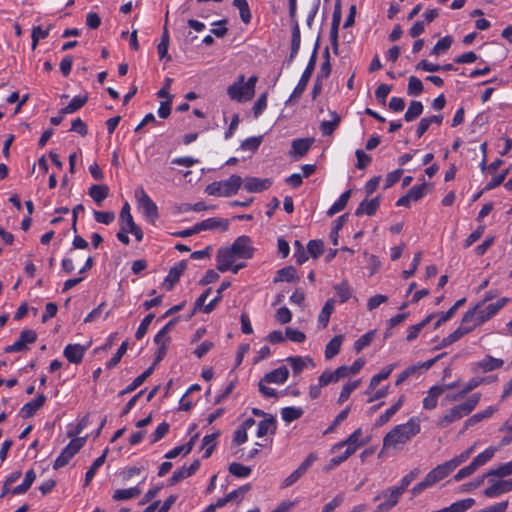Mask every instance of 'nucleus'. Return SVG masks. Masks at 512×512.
Wrapping results in <instances>:
<instances>
[{
    "mask_svg": "<svg viewBox=\"0 0 512 512\" xmlns=\"http://www.w3.org/2000/svg\"><path fill=\"white\" fill-rule=\"evenodd\" d=\"M334 289L339 296L340 302L344 303L351 297V291L349 289L347 281H342L340 284L335 285Z\"/></svg>",
    "mask_w": 512,
    "mask_h": 512,
    "instance_id": "obj_58",
    "label": "nucleus"
},
{
    "mask_svg": "<svg viewBox=\"0 0 512 512\" xmlns=\"http://www.w3.org/2000/svg\"><path fill=\"white\" fill-rule=\"evenodd\" d=\"M353 454L354 448H346V450L341 455L333 457L329 461V464L326 466L325 471H330L331 469H334L336 466L346 461Z\"/></svg>",
    "mask_w": 512,
    "mask_h": 512,
    "instance_id": "obj_49",
    "label": "nucleus"
},
{
    "mask_svg": "<svg viewBox=\"0 0 512 512\" xmlns=\"http://www.w3.org/2000/svg\"><path fill=\"white\" fill-rule=\"evenodd\" d=\"M238 259V257L232 252L230 247L220 248L217 252V269L220 272H225L231 268V265Z\"/></svg>",
    "mask_w": 512,
    "mask_h": 512,
    "instance_id": "obj_15",
    "label": "nucleus"
},
{
    "mask_svg": "<svg viewBox=\"0 0 512 512\" xmlns=\"http://www.w3.org/2000/svg\"><path fill=\"white\" fill-rule=\"evenodd\" d=\"M395 364H390L383 368L378 374L374 375L369 382L366 394L373 392L382 380L387 379L394 370Z\"/></svg>",
    "mask_w": 512,
    "mask_h": 512,
    "instance_id": "obj_25",
    "label": "nucleus"
},
{
    "mask_svg": "<svg viewBox=\"0 0 512 512\" xmlns=\"http://www.w3.org/2000/svg\"><path fill=\"white\" fill-rule=\"evenodd\" d=\"M420 424L417 418H411L406 423L395 426L383 438L382 450L393 448L401 449L408 441L420 433ZM383 451H381L382 453Z\"/></svg>",
    "mask_w": 512,
    "mask_h": 512,
    "instance_id": "obj_1",
    "label": "nucleus"
},
{
    "mask_svg": "<svg viewBox=\"0 0 512 512\" xmlns=\"http://www.w3.org/2000/svg\"><path fill=\"white\" fill-rule=\"evenodd\" d=\"M480 397V393H474L463 403L453 406L438 420L437 426L440 428H445L451 423L469 415L478 405Z\"/></svg>",
    "mask_w": 512,
    "mask_h": 512,
    "instance_id": "obj_2",
    "label": "nucleus"
},
{
    "mask_svg": "<svg viewBox=\"0 0 512 512\" xmlns=\"http://www.w3.org/2000/svg\"><path fill=\"white\" fill-rule=\"evenodd\" d=\"M324 251L322 240H310L307 244V252L312 258L317 259Z\"/></svg>",
    "mask_w": 512,
    "mask_h": 512,
    "instance_id": "obj_53",
    "label": "nucleus"
},
{
    "mask_svg": "<svg viewBox=\"0 0 512 512\" xmlns=\"http://www.w3.org/2000/svg\"><path fill=\"white\" fill-rule=\"evenodd\" d=\"M31 344L32 331L23 330L18 340H16L12 345L7 346L4 350L6 353L27 351Z\"/></svg>",
    "mask_w": 512,
    "mask_h": 512,
    "instance_id": "obj_17",
    "label": "nucleus"
},
{
    "mask_svg": "<svg viewBox=\"0 0 512 512\" xmlns=\"http://www.w3.org/2000/svg\"><path fill=\"white\" fill-rule=\"evenodd\" d=\"M127 348H128V342L124 341L118 348L115 355L107 362V365H106L107 368H112V367L116 366L121 361L122 356L126 353Z\"/></svg>",
    "mask_w": 512,
    "mask_h": 512,
    "instance_id": "obj_63",
    "label": "nucleus"
},
{
    "mask_svg": "<svg viewBox=\"0 0 512 512\" xmlns=\"http://www.w3.org/2000/svg\"><path fill=\"white\" fill-rule=\"evenodd\" d=\"M343 339V335H336L328 342L325 348L326 359H332L340 352Z\"/></svg>",
    "mask_w": 512,
    "mask_h": 512,
    "instance_id": "obj_32",
    "label": "nucleus"
},
{
    "mask_svg": "<svg viewBox=\"0 0 512 512\" xmlns=\"http://www.w3.org/2000/svg\"><path fill=\"white\" fill-rule=\"evenodd\" d=\"M491 485L484 490V495L488 498L497 497L503 493L512 491V478L509 480H493L488 478Z\"/></svg>",
    "mask_w": 512,
    "mask_h": 512,
    "instance_id": "obj_13",
    "label": "nucleus"
},
{
    "mask_svg": "<svg viewBox=\"0 0 512 512\" xmlns=\"http://www.w3.org/2000/svg\"><path fill=\"white\" fill-rule=\"evenodd\" d=\"M299 277L297 276V270L293 266H286L277 271V276L274 279L275 282L286 281V282H297Z\"/></svg>",
    "mask_w": 512,
    "mask_h": 512,
    "instance_id": "obj_30",
    "label": "nucleus"
},
{
    "mask_svg": "<svg viewBox=\"0 0 512 512\" xmlns=\"http://www.w3.org/2000/svg\"><path fill=\"white\" fill-rule=\"evenodd\" d=\"M494 411H495V409L490 406L487 409H485L484 411L472 415L470 418H468L465 421L462 432L465 431L466 429H468L469 427L476 425L477 423L481 422L482 420L489 418L490 416H492Z\"/></svg>",
    "mask_w": 512,
    "mask_h": 512,
    "instance_id": "obj_34",
    "label": "nucleus"
},
{
    "mask_svg": "<svg viewBox=\"0 0 512 512\" xmlns=\"http://www.w3.org/2000/svg\"><path fill=\"white\" fill-rule=\"evenodd\" d=\"M319 41H320V37L317 38L313 52L309 59V62L307 64L297 86L295 87L292 94L290 95L287 103H291V102L299 100L301 98L303 92L305 91L306 86L309 82V79L311 78V75L315 69V65H316V61H317V54H318V49H319Z\"/></svg>",
    "mask_w": 512,
    "mask_h": 512,
    "instance_id": "obj_6",
    "label": "nucleus"
},
{
    "mask_svg": "<svg viewBox=\"0 0 512 512\" xmlns=\"http://www.w3.org/2000/svg\"><path fill=\"white\" fill-rule=\"evenodd\" d=\"M454 469L449 464L448 461L444 462L443 464H440L433 468L428 474V478L432 481L433 484L437 483L438 481L444 479L446 476H448Z\"/></svg>",
    "mask_w": 512,
    "mask_h": 512,
    "instance_id": "obj_23",
    "label": "nucleus"
},
{
    "mask_svg": "<svg viewBox=\"0 0 512 512\" xmlns=\"http://www.w3.org/2000/svg\"><path fill=\"white\" fill-rule=\"evenodd\" d=\"M457 386V382H452L444 385H435L432 386L427 396L423 399V408L426 410H432L437 406L438 397L445 393L447 390L455 388Z\"/></svg>",
    "mask_w": 512,
    "mask_h": 512,
    "instance_id": "obj_11",
    "label": "nucleus"
},
{
    "mask_svg": "<svg viewBox=\"0 0 512 512\" xmlns=\"http://www.w3.org/2000/svg\"><path fill=\"white\" fill-rule=\"evenodd\" d=\"M375 333V330H371L356 340L354 343V350L359 353L362 349L369 346L374 339Z\"/></svg>",
    "mask_w": 512,
    "mask_h": 512,
    "instance_id": "obj_51",
    "label": "nucleus"
},
{
    "mask_svg": "<svg viewBox=\"0 0 512 512\" xmlns=\"http://www.w3.org/2000/svg\"><path fill=\"white\" fill-rule=\"evenodd\" d=\"M154 317V313H149L148 315L145 316V318L142 320L136 331L135 337L137 339H141L144 337Z\"/></svg>",
    "mask_w": 512,
    "mask_h": 512,
    "instance_id": "obj_61",
    "label": "nucleus"
},
{
    "mask_svg": "<svg viewBox=\"0 0 512 512\" xmlns=\"http://www.w3.org/2000/svg\"><path fill=\"white\" fill-rule=\"evenodd\" d=\"M169 428L170 426L167 422L159 424L151 436V443L154 444L161 440L169 432Z\"/></svg>",
    "mask_w": 512,
    "mask_h": 512,
    "instance_id": "obj_64",
    "label": "nucleus"
},
{
    "mask_svg": "<svg viewBox=\"0 0 512 512\" xmlns=\"http://www.w3.org/2000/svg\"><path fill=\"white\" fill-rule=\"evenodd\" d=\"M233 6L236 7L240 12V18L248 24L251 21V12L246 0H233Z\"/></svg>",
    "mask_w": 512,
    "mask_h": 512,
    "instance_id": "obj_44",
    "label": "nucleus"
},
{
    "mask_svg": "<svg viewBox=\"0 0 512 512\" xmlns=\"http://www.w3.org/2000/svg\"><path fill=\"white\" fill-rule=\"evenodd\" d=\"M404 401V395L400 396L398 401L393 404L390 408H388L385 413L379 416L376 421V426H382L387 423L391 417L401 408Z\"/></svg>",
    "mask_w": 512,
    "mask_h": 512,
    "instance_id": "obj_36",
    "label": "nucleus"
},
{
    "mask_svg": "<svg viewBox=\"0 0 512 512\" xmlns=\"http://www.w3.org/2000/svg\"><path fill=\"white\" fill-rule=\"evenodd\" d=\"M453 43V38L451 36H445L440 39L432 49V54L438 55L441 52H444L450 48Z\"/></svg>",
    "mask_w": 512,
    "mask_h": 512,
    "instance_id": "obj_59",
    "label": "nucleus"
},
{
    "mask_svg": "<svg viewBox=\"0 0 512 512\" xmlns=\"http://www.w3.org/2000/svg\"><path fill=\"white\" fill-rule=\"evenodd\" d=\"M512 475V460L510 462L501 464L499 467L495 469H490L483 477L491 478V477H500L504 478Z\"/></svg>",
    "mask_w": 512,
    "mask_h": 512,
    "instance_id": "obj_38",
    "label": "nucleus"
},
{
    "mask_svg": "<svg viewBox=\"0 0 512 512\" xmlns=\"http://www.w3.org/2000/svg\"><path fill=\"white\" fill-rule=\"evenodd\" d=\"M229 472L238 478H245L251 474V468L240 464L238 462H233L228 467Z\"/></svg>",
    "mask_w": 512,
    "mask_h": 512,
    "instance_id": "obj_45",
    "label": "nucleus"
},
{
    "mask_svg": "<svg viewBox=\"0 0 512 512\" xmlns=\"http://www.w3.org/2000/svg\"><path fill=\"white\" fill-rule=\"evenodd\" d=\"M135 197L139 206L143 209L145 216L148 217L152 223H154L159 217L157 205L151 200V198L142 187H139L136 190Z\"/></svg>",
    "mask_w": 512,
    "mask_h": 512,
    "instance_id": "obj_9",
    "label": "nucleus"
},
{
    "mask_svg": "<svg viewBox=\"0 0 512 512\" xmlns=\"http://www.w3.org/2000/svg\"><path fill=\"white\" fill-rule=\"evenodd\" d=\"M89 196L97 203L100 204L108 197L109 188L107 185H92L89 188Z\"/></svg>",
    "mask_w": 512,
    "mask_h": 512,
    "instance_id": "obj_35",
    "label": "nucleus"
},
{
    "mask_svg": "<svg viewBox=\"0 0 512 512\" xmlns=\"http://www.w3.org/2000/svg\"><path fill=\"white\" fill-rule=\"evenodd\" d=\"M495 452V447H489L485 451L477 455L472 462L476 466V468H479L480 466L486 464L489 460H491Z\"/></svg>",
    "mask_w": 512,
    "mask_h": 512,
    "instance_id": "obj_50",
    "label": "nucleus"
},
{
    "mask_svg": "<svg viewBox=\"0 0 512 512\" xmlns=\"http://www.w3.org/2000/svg\"><path fill=\"white\" fill-rule=\"evenodd\" d=\"M402 494L397 488L382 491L380 495L375 496L373 499L374 501H378L380 498L385 499L384 502L377 506L376 512H387L392 509L398 503Z\"/></svg>",
    "mask_w": 512,
    "mask_h": 512,
    "instance_id": "obj_10",
    "label": "nucleus"
},
{
    "mask_svg": "<svg viewBox=\"0 0 512 512\" xmlns=\"http://www.w3.org/2000/svg\"><path fill=\"white\" fill-rule=\"evenodd\" d=\"M277 429L276 420L272 415H269L258 424L257 436L264 437L268 433L275 434Z\"/></svg>",
    "mask_w": 512,
    "mask_h": 512,
    "instance_id": "obj_26",
    "label": "nucleus"
},
{
    "mask_svg": "<svg viewBox=\"0 0 512 512\" xmlns=\"http://www.w3.org/2000/svg\"><path fill=\"white\" fill-rule=\"evenodd\" d=\"M200 467V461L194 460L189 467L183 466L173 472L172 477L169 479V485H175L185 478L193 475Z\"/></svg>",
    "mask_w": 512,
    "mask_h": 512,
    "instance_id": "obj_19",
    "label": "nucleus"
},
{
    "mask_svg": "<svg viewBox=\"0 0 512 512\" xmlns=\"http://www.w3.org/2000/svg\"><path fill=\"white\" fill-rule=\"evenodd\" d=\"M423 104L420 101H412L404 114V119L411 122L418 118L423 112Z\"/></svg>",
    "mask_w": 512,
    "mask_h": 512,
    "instance_id": "obj_43",
    "label": "nucleus"
},
{
    "mask_svg": "<svg viewBox=\"0 0 512 512\" xmlns=\"http://www.w3.org/2000/svg\"><path fill=\"white\" fill-rule=\"evenodd\" d=\"M140 494L141 490L138 487H131L129 489H118L114 492L113 499L116 501H123L138 497Z\"/></svg>",
    "mask_w": 512,
    "mask_h": 512,
    "instance_id": "obj_42",
    "label": "nucleus"
},
{
    "mask_svg": "<svg viewBox=\"0 0 512 512\" xmlns=\"http://www.w3.org/2000/svg\"><path fill=\"white\" fill-rule=\"evenodd\" d=\"M359 385H360V380H355V381L346 383L340 392V395L338 398V403L345 402L350 397V394L355 389H357L359 387Z\"/></svg>",
    "mask_w": 512,
    "mask_h": 512,
    "instance_id": "obj_54",
    "label": "nucleus"
},
{
    "mask_svg": "<svg viewBox=\"0 0 512 512\" xmlns=\"http://www.w3.org/2000/svg\"><path fill=\"white\" fill-rule=\"evenodd\" d=\"M334 304V298L328 299L318 316V322L323 328H325L329 323L330 316L334 310Z\"/></svg>",
    "mask_w": 512,
    "mask_h": 512,
    "instance_id": "obj_40",
    "label": "nucleus"
},
{
    "mask_svg": "<svg viewBox=\"0 0 512 512\" xmlns=\"http://www.w3.org/2000/svg\"><path fill=\"white\" fill-rule=\"evenodd\" d=\"M433 317H434V314H430L427 317H425L421 322L410 326L408 328V334L406 336L407 341L410 342V341H413L414 339H416L418 337L419 333L421 332V330L431 322Z\"/></svg>",
    "mask_w": 512,
    "mask_h": 512,
    "instance_id": "obj_37",
    "label": "nucleus"
},
{
    "mask_svg": "<svg viewBox=\"0 0 512 512\" xmlns=\"http://www.w3.org/2000/svg\"><path fill=\"white\" fill-rule=\"evenodd\" d=\"M281 414L283 420L289 423L299 419L303 415V409L296 407H285L282 409Z\"/></svg>",
    "mask_w": 512,
    "mask_h": 512,
    "instance_id": "obj_47",
    "label": "nucleus"
},
{
    "mask_svg": "<svg viewBox=\"0 0 512 512\" xmlns=\"http://www.w3.org/2000/svg\"><path fill=\"white\" fill-rule=\"evenodd\" d=\"M466 302V298H462V299H459L457 300L453 306L450 307V309L448 311H446L435 323V328H438L439 326L442 325V323L448 321L450 318L453 317V315L455 314V312L457 311L458 308H460L464 303Z\"/></svg>",
    "mask_w": 512,
    "mask_h": 512,
    "instance_id": "obj_46",
    "label": "nucleus"
},
{
    "mask_svg": "<svg viewBox=\"0 0 512 512\" xmlns=\"http://www.w3.org/2000/svg\"><path fill=\"white\" fill-rule=\"evenodd\" d=\"M252 241L248 236H239L234 240L230 249L238 258L249 259L253 255L254 248L251 246Z\"/></svg>",
    "mask_w": 512,
    "mask_h": 512,
    "instance_id": "obj_12",
    "label": "nucleus"
},
{
    "mask_svg": "<svg viewBox=\"0 0 512 512\" xmlns=\"http://www.w3.org/2000/svg\"><path fill=\"white\" fill-rule=\"evenodd\" d=\"M429 184L423 182L420 185L413 186L408 192V197L411 201H418L421 199L427 192Z\"/></svg>",
    "mask_w": 512,
    "mask_h": 512,
    "instance_id": "obj_56",
    "label": "nucleus"
},
{
    "mask_svg": "<svg viewBox=\"0 0 512 512\" xmlns=\"http://www.w3.org/2000/svg\"><path fill=\"white\" fill-rule=\"evenodd\" d=\"M257 80V76L253 75L245 83V76L240 75L237 82L228 87L227 94L232 100L238 102L248 101L254 96Z\"/></svg>",
    "mask_w": 512,
    "mask_h": 512,
    "instance_id": "obj_3",
    "label": "nucleus"
},
{
    "mask_svg": "<svg viewBox=\"0 0 512 512\" xmlns=\"http://www.w3.org/2000/svg\"><path fill=\"white\" fill-rule=\"evenodd\" d=\"M153 371H154V365H151L142 374L137 376L132 381V383L129 384L123 391H121L120 395H124V394L133 392L135 389H137L140 385L143 384V382L153 373Z\"/></svg>",
    "mask_w": 512,
    "mask_h": 512,
    "instance_id": "obj_33",
    "label": "nucleus"
},
{
    "mask_svg": "<svg viewBox=\"0 0 512 512\" xmlns=\"http://www.w3.org/2000/svg\"><path fill=\"white\" fill-rule=\"evenodd\" d=\"M331 120L323 121L320 125V130L324 136L331 135L338 127L341 117L336 111H330Z\"/></svg>",
    "mask_w": 512,
    "mask_h": 512,
    "instance_id": "obj_27",
    "label": "nucleus"
},
{
    "mask_svg": "<svg viewBox=\"0 0 512 512\" xmlns=\"http://www.w3.org/2000/svg\"><path fill=\"white\" fill-rule=\"evenodd\" d=\"M313 143V138L295 139L291 144V150L289 152V155L291 157H303L304 155L307 154Z\"/></svg>",
    "mask_w": 512,
    "mask_h": 512,
    "instance_id": "obj_20",
    "label": "nucleus"
},
{
    "mask_svg": "<svg viewBox=\"0 0 512 512\" xmlns=\"http://www.w3.org/2000/svg\"><path fill=\"white\" fill-rule=\"evenodd\" d=\"M120 219L122 222V225H125L126 228H130L133 225H135V222L133 220V217L130 213V205L128 203H125L120 211Z\"/></svg>",
    "mask_w": 512,
    "mask_h": 512,
    "instance_id": "obj_60",
    "label": "nucleus"
},
{
    "mask_svg": "<svg viewBox=\"0 0 512 512\" xmlns=\"http://www.w3.org/2000/svg\"><path fill=\"white\" fill-rule=\"evenodd\" d=\"M244 189L250 193H259L267 190L272 185V181L269 178L260 179L257 177H246L242 180Z\"/></svg>",
    "mask_w": 512,
    "mask_h": 512,
    "instance_id": "obj_16",
    "label": "nucleus"
},
{
    "mask_svg": "<svg viewBox=\"0 0 512 512\" xmlns=\"http://www.w3.org/2000/svg\"><path fill=\"white\" fill-rule=\"evenodd\" d=\"M86 348L80 344H68L64 349V356L74 364L81 363Z\"/></svg>",
    "mask_w": 512,
    "mask_h": 512,
    "instance_id": "obj_21",
    "label": "nucleus"
},
{
    "mask_svg": "<svg viewBox=\"0 0 512 512\" xmlns=\"http://www.w3.org/2000/svg\"><path fill=\"white\" fill-rule=\"evenodd\" d=\"M300 43H301V34H300V28L298 21H295L293 27H292V39H291V52L288 58L289 62H292L294 58L296 57L299 49H300Z\"/></svg>",
    "mask_w": 512,
    "mask_h": 512,
    "instance_id": "obj_29",
    "label": "nucleus"
},
{
    "mask_svg": "<svg viewBox=\"0 0 512 512\" xmlns=\"http://www.w3.org/2000/svg\"><path fill=\"white\" fill-rule=\"evenodd\" d=\"M88 101V96L74 97L70 103L60 110L61 114H71L82 108Z\"/></svg>",
    "mask_w": 512,
    "mask_h": 512,
    "instance_id": "obj_39",
    "label": "nucleus"
},
{
    "mask_svg": "<svg viewBox=\"0 0 512 512\" xmlns=\"http://www.w3.org/2000/svg\"><path fill=\"white\" fill-rule=\"evenodd\" d=\"M89 418L88 415L84 416L75 426L74 429L67 432L68 438L77 439L78 435L88 426Z\"/></svg>",
    "mask_w": 512,
    "mask_h": 512,
    "instance_id": "obj_62",
    "label": "nucleus"
},
{
    "mask_svg": "<svg viewBox=\"0 0 512 512\" xmlns=\"http://www.w3.org/2000/svg\"><path fill=\"white\" fill-rule=\"evenodd\" d=\"M87 440V436L83 438L72 439L69 444L62 450L61 454L54 462V469L64 467L69 461L80 451Z\"/></svg>",
    "mask_w": 512,
    "mask_h": 512,
    "instance_id": "obj_7",
    "label": "nucleus"
},
{
    "mask_svg": "<svg viewBox=\"0 0 512 512\" xmlns=\"http://www.w3.org/2000/svg\"><path fill=\"white\" fill-rule=\"evenodd\" d=\"M476 310L477 309H475L473 306L464 313L461 320V325L464 326V328H471V331H473L476 327L482 324L478 320V314Z\"/></svg>",
    "mask_w": 512,
    "mask_h": 512,
    "instance_id": "obj_28",
    "label": "nucleus"
},
{
    "mask_svg": "<svg viewBox=\"0 0 512 512\" xmlns=\"http://www.w3.org/2000/svg\"><path fill=\"white\" fill-rule=\"evenodd\" d=\"M424 90L423 84L416 76H410L408 80L407 93L412 96L420 95Z\"/></svg>",
    "mask_w": 512,
    "mask_h": 512,
    "instance_id": "obj_48",
    "label": "nucleus"
},
{
    "mask_svg": "<svg viewBox=\"0 0 512 512\" xmlns=\"http://www.w3.org/2000/svg\"><path fill=\"white\" fill-rule=\"evenodd\" d=\"M510 301L507 297H502L498 299L495 303H491L485 305L484 302H478L474 305L475 309H477L478 320L483 324L494 315L498 313L500 309H502L508 302Z\"/></svg>",
    "mask_w": 512,
    "mask_h": 512,
    "instance_id": "obj_8",
    "label": "nucleus"
},
{
    "mask_svg": "<svg viewBox=\"0 0 512 512\" xmlns=\"http://www.w3.org/2000/svg\"><path fill=\"white\" fill-rule=\"evenodd\" d=\"M288 376L289 370L286 366H281L266 373L258 384L260 393L267 398H277V392L273 388L266 386L265 383L283 384L287 381Z\"/></svg>",
    "mask_w": 512,
    "mask_h": 512,
    "instance_id": "obj_4",
    "label": "nucleus"
},
{
    "mask_svg": "<svg viewBox=\"0 0 512 512\" xmlns=\"http://www.w3.org/2000/svg\"><path fill=\"white\" fill-rule=\"evenodd\" d=\"M474 448H475V444L472 445L470 448L466 449L465 451H463L462 453H460L459 455H457L456 457L452 458L451 460H448V462L452 466V468L456 469L459 465L466 462L469 459Z\"/></svg>",
    "mask_w": 512,
    "mask_h": 512,
    "instance_id": "obj_57",
    "label": "nucleus"
},
{
    "mask_svg": "<svg viewBox=\"0 0 512 512\" xmlns=\"http://www.w3.org/2000/svg\"><path fill=\"white\" fill-rule=\"evenodd\" d=\"M198 233L204 230H214L221 228L223 231L228 229V220L209 218L196 224Z\"/></svg>",
    "mask_w": 512,
    "mask_h": 512,
    "instance_id": "obj_24",
    "label": "nucleus"
},
{
    "mask_svg": "<svg viewBox=\"0 0 512 512\" xmlns=\"http://www.w3.org/2000/svg\"><path fill=\"white\" fill-rule=\"evenodd\" d=\"M186 270V262L180 261L178 264L173 266L166 278L164 279L163 286L167 291L173 289L174 285L179 281L181 275Z\"/></svg>",
    "mask_w": 512,
    "mask_h": 512,
    "instance_id": "obj_18",
    "label": "nucleus"
},
{
    "mask_svg": "<svg viewBox=\"0 0 512 512\" xmlns=\"http://www.w3.org/2000/svg\"><path fill=\"white\" fill-rule=\"evenodd\" d=\"M380 205V196H377L370 201L365 199L360 203L358 208L355 211L356 216H361L363 214H367L368 216H372L376 213L377 209Z\"/></svg>",
    "mask_w": 512,
    "mask_h": 512,
    "instance_id": "obj_22",
    "label": "nucleus"
},
{
    "mask_svg": "<svg viewBox=\"0 0 512 512\" xmlns=\"http://www.w3.org/2000/svg\"><path fill=\"white\" fill-rule=\"evenodd\" d=\"M503 364L504 361L502 359L494 358L493 356L487 355L483 360L477 363V366L483 372H490L501 368Z\"/></svg>",
    "mask_w": 512,
    "mask_h": 512,
    "instance_id": "obj_31",
    "label": "nucleus"
},
{
    "mask_svg": "<svg viewBox=\"0 0 512 512\" xmlns=\"http://www.w3.org/2000/svg\"><path fill=\"white\" fill-rule=\"evenodd\" d=\"M230 282L229 281H223L220 285V287L218 288L217 290V296L212 299L207 305L204 306V312L205 313H210L214 310L215 306L217 305V303L221 300L222 296H221V293L226 290L227 288L230 287Z\"/></svg>",
    "mask_w": 512,
    "mask_h": 512,
    "instance_id": "obj_52",
    "label": "nucleus"
},
{
    "mask_svg": "<svg viewBox=\"0 0 512 512\" xmlns=\"http://www.w3.org/2000/svg\"><path fill=\"white\" fill-rule=\"evenodd\" d=\"M242 185V178L231 175L227 180L215 181L207 185L205 192L213 196L229 197L235 195Z\"/></svg>",
    "mask_w": 512,
    "mask_h": 512,
    "instance_id": "obj_5",
    "label": "nucleus"
},
{
    "mask_svg": "<svg viewBox=\"0 0 512 512\" xmlns=\"http://www.w3.org/2000/svg\"><path fill=\"white\" fill-rule=\"evenodd\" d=\"M109 452V449L106 448L102 455H100L93 463L92 465L90 466V468L88 469V471L86 472V475H85V485H88L89 482L93 479L97 469L99 467H101L105 460H106V457H107V454Z\"/></svg>",
    "mask_w": 512,
    "mask_h": 512,
    "instance_id": "obj_41",
    "label": "nucleus"
},
{
    "mask_svg": "<svg viewBox=\"0 0 512 512\" xmlns=\"http://www.w3.org/2000/svg\"><path fill=\"white\" fill-rule=\"evenodd\" d=\"M362 429L357 428L347 439L341 441L333 446V452L346 446V448H354V453L361 446L366 445L369 439H361Z\"/></svg>",
    "mask_w": 512,
    "mask_h": 512,
    "instance_id": "obj_14",
    "label": "nucleus"
},
{
    "mask_svg": "<svg viewBox=\"0 0 512 512\" xmlns=\"http://www.w3.org/2000/svg\"><path fill=\"white\" fill-rule=\"evenodd\" d=\"M32 484V470H28L25 474V478L20 485L11 487L9 493L12 494H23Z\"/></svg>",
    "mask_w": 512,
    "mask_h": 512,
    "instance_id": "obj_55",
    "label": "nucleus"
}]
</instances>
